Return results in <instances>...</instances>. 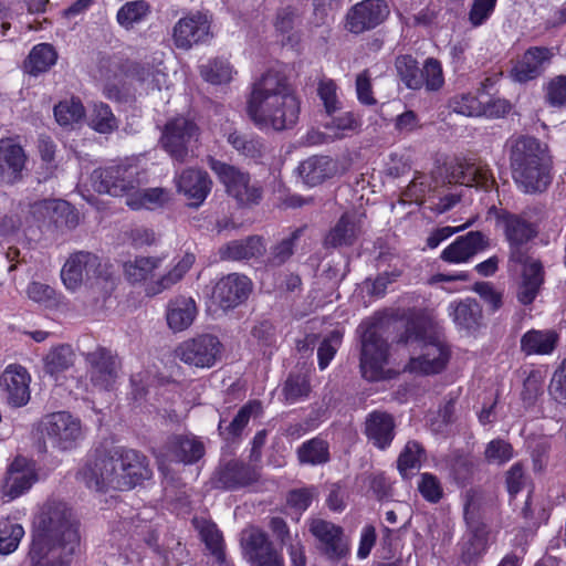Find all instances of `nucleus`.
<instances>
[{"instance_id":"nucleus-30","label":"nucleus","mask_w":566,"mask_h":566,"mask_svg":"<svg viewBox=\"0 0 566 566\" xmlns=\"http://www.w3.org/2000/svg\"><path fill=\"white\" fill-rule=\"evenodd\" d=\"M489 247V238L481 231H470L460 235L441 253V259L449 263H462L469 261L479 252Z\"/></svg>"},{"instance_id":"nucleus-64","label":"nucleus","mask_w":566,"mask_h":566,"mask_svg":"<svg viewBox=\"0 0 566 566\" xmlns=\"http://www.w3.org/2000/svg\"><path fill=\"white\" fill-rule=\"evenodd\" d=\"M549 394L556 401L566 405V359L563 360L552 377Z\"/></svg>"},{"instance_id":"nucleus-25","label":"nucleus","mask_w":566,"mask_h":566,"mask_svg":"<svg viewBox=\"0 0 566 566\" xmlns=\"http://www.w3.org/2000/svg\"><path fill=\"white\" fill-rule=\"evenodd\" d=\"M208 17L196 12L181 18L174 27L172 39L179 49L188 50L193 44L205 42L209 36Z\"/></svg>"},{"instance_id":"nucleus-55","label":"nucleus","mask_w":566,"mask_h":566,"mask_svg":"<svg viewBox=\"0 0 566 566\" xmlns=\"http://www.w3.org/2000/svg\"><path fill=\"white\" fill-rule=\"evenodd\" d=\"M420 74L422 77V87L424 86L427 91H438L444 83L441 63L433 57H429L424 61Z\"/></svg>"},{"instance_id":"nucleus-35","label":"nucleus","mask_w":566,"mask_h":566,"mask_svg":"<svg viewBox=\"0 0 566 566\" xmlns=\"http://www.w3.org/2000/svg\"><path fill=\"white\" fill-rule=\"evenodd\" d=\"M266 251L263 238L249 235L245 239L232 240L219 249L220 259L223 261H245L262 256Z\"/></svg>"},{"instance_id":"nucleus-41","label":"nucleus","mask_w":566,"mask_h":566,"mask_svg":"<svg viewBox=\"0 0 566 566\" xmlns=\"http://www.w3.org/2000/svg\"><path fill=\"white\" fill-rule=\"evenodd\" d=\"M305 227L294 229L289 235L279 240L270 247L265 266L269 269H277L284 265L294 255L296 243L303 235Z\"/></svg>"},{"instance_id":"nucleus-48","label":"nucleus","mask_w":566,"mask_h":566,"mask_svg":"<svg viewBox=\"0 0 566 566\" xmlns=\"http://www.w3.org/2000/svg\"><path fill=\"white\" fill-rule=\"evenodd\" d=\"M395 66L400 80L410 90L422 87L421 69L411 55H400L396 59Z\"/></svg>"},{"instance_id":"nucleus-51","label":"nucleus","mask_w":566,"mask_h":566,"mask_svg":"<svg viewBox=\"0 0 566 566\" xmlns=\"http://www.w3.org/2000/svg\"><path fill=\"white\" fill-rule=\"evenodd\" d=\"M85 115V109L80 99L60 102L54 107V116L61 126H69L80 122Z\"/></svg>"},{"instance_id":"nucleus-52","label":"nucleus","mask_w":566,"mask_h":566,"mask_svg":"<svg viewBox=\"0 0 566 566\" xmlns=\"http://www.w3.org/2000/svg\"><path fill=\"white\" fill-rule=\"evenodd\" d=\"M200 74L211 84H223L231 80L232 69L227 60L214 59L200 66Z\"/></svg>"},{"instance_id":"nucleus-24","label":"nucleus","mask_w":566,"mask_h":566,"mask_svg":"<svg viewBox=\"0 0 566 566\" xmlns=\"http://www.w3.org/2000/svg\"><path fill=\"white\" fill-rule=\"evenodd\" d=\"M28 157L21 145L12 138L0 139V181L13 186L27 175Z\"/></svg>"},{"instance_id":"nucleus-1","label":"nucleus","mask_w":566,"mask_h":566,"mask_svg":"<svg viewBox=\"0 0 566 566\" xmlns=\"http://www.w3.org/2000/svg\"><path fill=\"white\" fill-rule=\"evenodd\" d=\"M78 544V522L72 507L63 501H49L39 516L29 551L32 566H66Z\"/></svg>"},{"instance_id":"nucleus-6","label":"nucleus","mask_w":566,"mask_h":566,"mask_svg":"<svg viewBox=\"0 0 566 566\" xmlns=\"http://www.w3.org/2000/svg\"><path fill=\"white\" fill-rule=\"evenodd\" d=\"M422 323L417 319H409L405 325L403 333L398 337L397 343L409 344L423 342L422 354L409 360L406 369L410 373L431 375L440 373L449 359L447 347L439 340L424 342Z\"/></svg>"},{"instance_id":"nucleus-40","label":"nucleus","mask_w":566,"mask_h":566,"mask_svg":"<svg viewBox=\"0 0 566 566\" xmlns=\"http://www.w3.org/2000/svg\"><path fill=\"white\" fill-rule=\"evenodd\" d=\"M453 322L461 329L473 333L482 325V308L476 300L465 298L450 305Z\"/></svg>"},{"instance_id":"nucleus-20","label":"nucleus","mask_w":566,"mask_h":566,"mask_svg":"<svg viewBox=\"0 0 566 566\" xmlns=\"http://www.w3.org/2000/svg\"><path fill=\"white\" fill-rule=\"evenodd\" d=\"M101 275V261L97 255L87 251L71 254L61 270V279L69 291H77L85 279Z\"/></svg>"},{"instance_id":"nucleus-57","label":"nucleus","mask_w":566,"mask_h":566,"mask_svg":"<svg viewBox=\"0 0 566 566\" xmlns=\"http://www.w3.org/2000/svg\"><path fill=\"white\" fill-rule=\"evenodd\" d=\"M343 334L335 329L332 331L321 343L317 349L318 366L323 370L325 369L331 360L334 358L337 348L342 343Z\"/></svg>"},{"instance_id":"nucleus-26","label":"nucleus","mask_w":566,"mask_h":566,"mask_svg":"<svg viewBox=\"0 0 566 566\" xmlns=\"http://www.w3.org/2000/svg\"><path fill=\"white\" fill-rule=\"evenodd\" d=\"M553 52L546 46H531L511 70V77L518 83H526L541 76L549 65Z\"/></svg>"},{"instance_id":"nucleus-12","label":"nucleus","mask_w":566,"mask_h":566,"mask_svg":"<svg viewBox=\"0 0 566 566\" xmlns=\"http://www.w3.org/2000/svg\"><path fill=\"white\" fill-rule=\"evenodd\" d=\"M211 169L224 185L228 195L234 198L238 205L251 206L260 201L262 190L255 184L250 182L249 174L219 160H211Z\"/></svg>"},{"instance_id":"nucleus-14","label":"nucleus","mask_w":566,"mask_h":566,"mask_svg":"<svg viewBox=\"0 0 566 566\" xmlns=\"http://www.w3.org/2000/svg\"><path fill=\"white\" fill-rule=\"evenodd\" d=\"M222 344L212 334H201L180 343L175 349L176 357L197 368H210L220 358Z\"/></svg>"},{"instance_id":"nucleus-39","label":"nucleus","mask_w":566,"mask_h":566,"mask_svg":"<svg viewBox=\"0 0 566 566\" xmlns=\"http://www.w3.org/2000/svg\"><path fill=\"white\" fill-rule=\"evenodd\" d=\"M522 272V283L517 292V298L524 305L531 304L544 281V273L542 263L537 260L526 259Z\"/></svg>"},{"instance_id":"nucleus-2","label":"nucleus","mask_w":566,"mask_h":566,"mask_svg":"<svg viewBox=\"0 0 566 566\" xmlns=\"http://www.w3.org/2000/svg\"><path fill=\"white\" fill-rule=\"evenodd\" d=\"M300 101L285 74L269 70L253 83L247 114L260 129L282 132L298 120Z\"/></svg>"},{"instance_id":"nucleus-3","label":"nucleus","mask_w":566,"mask_h":566,"mask_svg":"<svg viewBox=\"0 0 566 566\" xmlns=\"http://www.w3.org/2000/svg\"><path fill=\"white\" fill-rule=\"evenodd\" d=\"M512 177L524 193H542L552 184V158L546 144L535 137L520 136L510 151Z\"/></svg>"},{"instance_id":"nucleus-45","label":"nucleus","mask_w":566,"mask_h":566,"mask_svg":"<svg viewBox=\"0 0 566 566\" xmlns=\"http://www.w3.org/2000/svg\"><path fill=\"white\" fill-rule=\"evenodd\" d=\"M75 353L67 344L53 347L44 357V369L51 376L65 371L73 366Z\"/></svg>"},{"instance_id":"nucleus-27","label":"nucleus","mask_w":566,"mask_h":566,"mask_svg":"<svg viewBox=\"0 0 566 566\" xmlns=\"http://www.w3.org/2000/svg\"><path fill=\"white\" fill-rule=\"evenodd\" d=\"M31 214L39 222L54 224L56 228H74L77 224V216L71 206L64 200L45 199L31 206Z\"/></svg>"},{"instance_id":"nucleus-4","label":"nucleus","mask_w":566,"mask_h":566,"mask_svg":"<svg viewBox=\"0 0 566 566\" xmlns=\"http://www.w3.org/2000/svg\"><path fill=\"white\" fill-rule=\"evenodd\" d=\"M449 185L476 187L489 191L495 186V179L485 164L457 160L432 171L430 178L422 174L415 176L405 191V197L422 201L427 193H440V189Z\"/></svg>"},{"instance_id":"nucleus-15","label":"nucleus","mask_w":566,"mask_h":566,"mask_svg":"<svg viewBox=\"0 0 566 566\" xmlns=\"http://www.w3.org/2000/svg\"><path fill=\"white\" fill-rule=\"evenodd\" d=\"M240 545L244 558L251 566H284L283 557L268 534L258 527L244 528L240 535Z\"/></svg>"},{"instance_id":"nucleus-7","label":"nucleus","mask_w":566,"mask_h":566,"mask_svg":"<svg viewBox=\"0 0 566 566\" xmlns=\"http://www.w3.org/2000/svg\"><path fill=\"white\" fill-rule=\"evenodd\" d=\"M359 329H363L359 364L361 375L369 381H377L381 379L387 363L388 343L377 324H361Z\"/></svg>"},{"instance_id":"nucleus-37","label":"nucleus","mask_w":566,"mask_h":566,"mask_svg":"<svg viewBox=\"0 0 566 566\" xmlns=\"http://www.w3.org/2000/svg\"><path fill=\"white\" fill-rule=\"evenodd\" d=\"M178 190L189 199H193V206L201 205L211 189V180L207 171L189 168L184 170L177 179Z\"/></svg>"},{"instance_id":"nucleus-46","label":"nucleus","mask_w":566,"mask_h":566,"mask_svg":"<svg viewBox=\"0 0 566 566\" xmlns=\"http://www.w3.org/2000/svg\"><path fill=\"white\" fill-rule=\"evenodd\" d=\"M297 458L303 464H324L329 461L328 442L322 438H313L297 449Z\"/></svg>"},{"instance_id":"nucleus-33","label":"nucleus","mask_w":566,"mask_h":566,"mask_svg":"<svg viewBox=\"0 0 566 566\" xmlns=\"http://www.w3.org/2000/svg\"><path fill=\"white\" fill-rule=\"evenodd\" d=\"M360 218L357 212H345L324 239L325 248L349 247L360 234Z\"/></svg>"},{"instance_id":"nucleus-59","label":"nucleus","mask_w":566,"mask_h":566,"mask_svg":"<svg viewBox=\"0 0 566 566\" xmlns=\"http://www.w3.org/2000/svg\"><path fill=\"white\" fill-rule=\"evenodd\" d=\"M451 107L455 113L465 116H482L483 113L481 95L463 94L455 96L451 101Z\"/></svg>"},{"instance_id":"nucleus-36","label":"nucleus","mask_w":566,"mask_h":566,"mask_svg":"<svg viewBox=\"0 0 566 566\" xmlns=\"http://www.w3.org/2000/svg\"><path fill=\"white\" fill-rule=\"evenodd\" d=\"M197 313V305L192 297L184 295L176 296L170 300L167 305V324L175 333L182 332L191 326Z\"/></svg>"},{"instance_id":"nucleus-18","label":"nucleus","mask_w":566,"mask_h":566,"mask_svg":"<svg viewBox=\"0 0 566 566\" xmlns=\"http://www.w3.org/2000/svg\"><path fill=\"white\" fill-rule=\"evenodd\" d=\"M205 446L201 440L192 434H174L167 439L165 444L156 452L159 469L164 468L165 461H176L185 464H192L199 461L205 454Z\"/></svg>"},{"instance_id":"nucleus-28","label":"nucleus","mask_w":566,"mask_h":566,"mask_svg":"<svg viewBox=\"0 0 566 566\" xmlns=\"http://www.w3.org/2000/svg\"><path fill=\"white\" fill-rule=\"evenodd\" d=\"M259 478L254 468L239 460H231L220 465L212 478L216 488L224 490H235L244 488Z\"/></svg>"},{"instance_id":"nucleus-29","label":"nucleus","mask_w":566,"mask_h":566,"mask_svg":"<svg viewBox=\"0 0 566 566\" xmlns=\"http://www.w3.org/2000/svg\"><path fill=\"white\" fill-rule=\"evenodd\" d=\"M29 376L21 366H8L0 376L4 399L12 407H22L30 400Z\"/></svg>"},{"instance_id":"nucleus-43","label":"nucleus","mask_w":566,"mask_h":566,"mask_svg":"<svg viewBox=\"0 0 566 566\" xmlns=\"http://www.w3.org/2000/svg\"><path fill=\"white\" fill-rule=\"evenodd\" d=\"M170 201V192L164 188L134 189L126 199V205L133 210H155L164 207Z\"/></svg>"},{"instance_id":"nucleus-44","label":"nucleus","mask_w":566,"mask_h":566,"mask_svg":"<svg viewBox=\"0 0 566 566\" xmlns=\"http://www.w3.org/2000/svg\"><path fill=\"white\" fill-rule=\"evenodd\" d=\"M262 407L259 401H251L244 405L235 415L233 420L226 423V420L221 419L218 424L220 436L226 440H231L239 437L245 426L249 423L251 417H255L261 413Z\"/></svg>"},{"instance_id":"nucleus-5","label":"nucleus","mask_w":566,"mask_h":566,"mask_svg":"<svg viewBox=\"0 0 566 566\" xmlns=\"http://www.w3.org/2000/svg\"><path fill=\"white\" fill-rule=\"evenodd\" d=\"M164 260V255H136L124 262V276L132 284H145L146 295L155 296L171 289L184 277L192 266L195 255L185 254L171 270L156 279Z\"/></svg>"},{"instance_id":"nucleus-9","label":"nucleus","mask_w":566,"mask_h":566,"mask_svg":"<svg viewBox=\"0 0 566 566\" xmlns=\"http://www.w3.org/2000/svg\"><path fill=\"white\" fill-rule=\"evenodd\" d=\"M40 428L44 439L60 451L74 449L83 438L81 420L69 411H56L44 416Z\"/></svg>"},{"instance_id":"nucleus-11","label":"nucleus","mask_w":566,"mask_h":566,"mask_svg":"<svg viewBox=\"0 0 566 566\" xmlns=\"http://www.w3.org/2000/svg\"><path fill=\"white\" fill-rule=\"evenodd\" d=\"M198 140L197 125L185 117L169 120L161 137L165 150L177 161H187L193 153V144Z\"/></svg>"},{"instance_id":"nucleus-58","label":"nucleus","mask_w":566,"mask_h":566,"mask_svg":"<svg viewBox=\"0 0 566 566\" xmlns=\"http://www.w3.org/2000/svg\"><path fill=\"white\" fill-rule=\"evenodd\" d=\"M310 392V384L305 375L291 374L283 387V394L287 401L294 402L306 397Z\"/></svg>"},{"instance_id":"nucleus-63","label":"nucleus","mask_w":566,"mask_h":566,"mask_svg":"<svg viewBox=\"0 0 566 566\" xmlns=\"http://www.w3.org/2000/svg\"><path fill=\"white\" fill-rule=\"evenodd\" d=\"M418 490L421 495L431 503H437L443 495L442 486L439 479L431 473L421 474V480L418 484Z\"/></svg>"},{"instance_id":"nucleus-62","label":"nucleus","mask_w":566,"mask_h":566,"mask_svg":"<svg viewBox=\"0 0 566 566\" xmlns=\"http://www.w3.org/2000/svg\"><path fill=\"white\" fill-rule=\"evenodd\" d=\"M336 91L337 85L333 80H322L318 83L317 94L328 115H333L340 108V102L338 101Z\"/></svg>"},{"instance_id":"nucleus-8","label":"nucleus","mask_w":566,"mask_h":566,"mask_svg":"<svg viewBox=\"0 0 566 566\" xmlns=\"http://www.w3.org/2000/svg\"><path fill=\"white\" fill-rule=\"evenodd\" d=\"M479 499L473 490L465 493L464 520L469 534L462 544L461 560L467 566H474L483 556L488 546V526L478 517Z\"/></svg>"},{"instance_id":"nucleus-10","label":"nucleus","mask_w":566,"mask_h":566,"mask_svg":"<svg viewBox=\"0 0 566 566\" xmlns=\"http://www.w3.org/2000/svg\"><path fill=\"white\" fill-rule=\"evenodd\" d=\"M91 181L95 191L126 199L140 186L137 169L125 165L97 168L93 170Z\"/></svg>"},{"instance_id":"nucleus-32","label":"nucleus","mask_w":566,"mask_h":566,"mask_svg":"<svg viewBox=\"0 0 566 566\" xmlns=\"http://www.w3.org/2000/svg\"><path fill=\"white\" fill-rule=\"evenodd\" d=\"M34 470L28 464L27 459L15 458L7 471L2 485V496L14 500L27 492L35 482Z\"/></svg>"},{"instance_id":"nucleus-34","label":"nucleus","mask_w":566,"mask_h":566,"mask_svg":"<svg viewBox=\"0 0 566 566\" xmlns=\"http://www.w3.org/2000/svg\"><path fill=\"white\" fill-rule=\"evenodd\" d=\"M337 168V163L331 157L316 155L303 160L298 165L297 171L304 184L315 187L333 178Z\"/></svg>"},{"instance_id":"nucleus-19","label":"nucleus","mask_w":566,"mask_h":566,"mask_svg":"<svg viewBox=\"0 0 566 566\" xmlns=\"http://www.w3.org/2000/svg\"><path fill=\"white\" fill-rule=\"evenodd\" d=\"M505 238L510 244V259L516 263L525 262L528 243L537 234L535 227L523 217L505 213L502 217Z\"/></svg>"},{"instance_id":"nucleus-38","label":"nucleus","mask_w":566,"mask_h":566,"mask_svg":"<svg viewBox=\"0 0 566 566\" xmlns=\"http://www.w3.org/2000/svg\"><path fill=\"white\" fill-rule=\"evenodd\" d=\"M192 524L198 531L206 548L214 557L216 563L219 566H229L224 553L223 536L217 525L202 517H195Z\"/></svg>"},{"instance_id":"nucleus-31","label":"nucleus","mask_w":566,"mask_h":566,"mask_svg":"<svg viewBox=\"0 0 566 566\" xmlns=\"http://www.w3.org/2000/svg\"><path fill=\"white\" fill-rule=\"evenodd\" d=\"M364 424L366 438L374 447L385 450L390 446L396 434V422L390 413L375 410L367 415Z\"/></svg>"},{"instance_id":"nucleus-21","label":"nucleus","mask_w":566,"mask_h":566,"mask_svg":"<svg viewBox=\"0 0 566 566\" xmlns=\"http://www.w3.org/2000/svg\"><path fill=\"white\" fill-rule=\"evenodd\" d=\"M117 451L119 454L118 465H122L124 476L118 480L112 478L111 481L119 491L130 490L151 478L153 471L145 454L134 449L117 448Z\"/></svg>"},{"instance_id":"nucleus-56","label":"nucleus","mask_w":566,"mask_h":566,"mask_svg":"<svg viewBox=\"0 0 566 566\" xmlns=\"http://www.w3.org/2000/svg\"><path fill=\"white\" fill-rule=\"evenodd\" d=\"M474 469V461L468 455L455 454L451 460L450 473L459 485H465L471 481Z\"/></svg>"},{"instance_id":"nucleus-49","label":"nucleus","mask_w":566,"mask_h":566,"mask_svg":"<svg viewBox=\"0 0 566 566\" xmlns=\"http://www.w3.org/2000/svg\"><path fill=\"white\" fill-rule=\"evenodd\" d=\"M149 11V4L144 0L126 2L117 12V22L123 28L129 30L135 24L142 22Z\"/></svg>"},{"instance_id":"nucleus-17","label":"nucleus","mask_w":566,"mask_h":566,"mask_svg":"<svg viewBox=\"0 0 566 566\" xmlns=\"http://www.w3.org/2000/svg\"><path fill=\"white\" fill-rule=\"evenodd\" d=\"M389 13L387 1L363 0L348 10L346 28L350 33L360 34L384 23Z\"/></svg>"},{"instance_id":"nucleus-54","label":"nucleus","mask_w":566,"mask_h":566,"mask_svg":"<svg viewBox=\"0 0 566 566\" xmlns=\"http://www.w3.org/2000/svg\"><path fill=\"white\" fill-rule=\"evenodd\" d=\"M228 142L235 150L250 158L260 157L264 150L261 139L238 132L229 134Z\"/></svg>"},{"instance_id":"nucleus-13","label":"nucleus","mask_w":566,"mask_h":566,"mask_svg":"<svg viewBox=\"0 0 566 566\" xmlns=\"http://www.w3.org/2000/svg\"><path fill=\"white\" fill-rule=\"evenodd\" d=\"M119 454L114 449L108 454L96 458L94 461L87 462L77 473L78 479L92 490L97 492H106L109 489L118 490L111 480H118L124 476L122 465H118Z\"/></svg>"},{"instance_id":"nucleus-53","label":"nucleus","mask_w":566,"mask_h":566,"mask_svg":"<svg viewBox=\"0 0 566 566\" xmlns=\"http://www.w3.org/2000/svg\"><path fill=\"white\" fill-rule=\"evenodd\" d=\"M23 535L24 530L20 524L10 521L0 522V554L8 555L14 552Z\"/></svg>"},{"instance_id":"nucleus-42","label":"nucleus","mask_w":566,"mask_h":566,"mask_svg":"<svg viewBox=\"0 0 566 566\" xmlns=\"http://www.w3.org/2000/svg\"><path fill=\"white\" fill-rule=\"evenodd\" d=\"M558 335L554 331L532 329L521 338V350L525 355H548L556 347Z\"/></svg>"},{"instance_id":"nucleus-16","label":"nucleus","mask_w":566,"mask_h":566,"mask_svg":"<svg viewBox=\"0 0 566 566\" xmlns=\"http://www.w3.org/2000/svg\"><path fill=\"white\" fill-rule=\"evenodd\" d=\"M308 531L317 541V548L331 560H340L349 553L348 539L344 530L323 518H312Z\"/></svg>"},{"instance_id":"nucleus-61","label":"nucleus","mask_w":566,"mask_h":566,"mask_svg":"<svg viewBox=\"0 0 566 566\" xmlns=\"http://www.w3.org/2000/svg\"><path fill=\"white\" fill-rule=\"evenodd\" d=\"M423 448L416 441H408L405 449L398 458V469L401 474L406 475L409 469H415L420 464V458Z\"/></svg>"},{"instance_id":"nucleus-50","label":"nucleus","mask_w":566,"mask_h":566,"mask_svg":"<svg viewBox=\"0 0 566 566\" xmlns=\"http://www.w3.org/2000/svg\"><path fill=\"white\" fill-rule=\"evenodd\" d=\"M90 125L99 134H109L118 128V120L107 104L95 103L91 113Z\"/></svg>"},{"instance_id":"nucleus-22","label":"nucleus","mask_w":566,"mask_h":566,"mask_svg":"<svg viewBox=\"0 0 566 566\" xmlns=\"http://www.w3.org/2000/svg\"><path fill=\"white\" fill-rule=\"evenodd\" d=\"M251 289L252 283L248 276L231 273L217 282L212 301L223 311L232 310L248 298Z\"/></svg>"},{"instance_id":"nucleus-23","label":"nucleus","mask_w":566,"mask_h":566,"mask_svg":"<svg viewBox=\"0 0 566 566\" xmlns=\"http://www.w3.org/2000/svg\"><path fill=\"white\" fill-rule=\"evenodd\" d=\"M91 381L94 386L108 390L118 378L120 361L116 354L105 347H97L86 355Z\"/></svg>"},{"instance_id":"nucleus-47","label":"nucleus","mask_w":566,"mask_h":566,"mask_svg":"<svg viewBox=\"0 0 566 566\" xmlns=\"http://www.w3.org/2000/svg\"><path fill=\"white\" fill-rule=\"evenodd\" d=\"M56 61V53L52 45L43 43L33 48L29 54L25 69L30 74L38 75L48 71Z\"/></svg>"},{"instance_id":"nucleus-60","label":"nucleus","mask_w":566,"mask_h":566,"mask_svg":"<svg viewBox=\"0 0 566 566\" xmlns=\"http://www.w3.org/2000/svg\"><path fill=\"white\" fill-rule=\"evenodd\" d=\"M484 457L489 463L503 464L513 457V449L505 440L494 439L486 444Z\"/></svg>"}]
</instances>
